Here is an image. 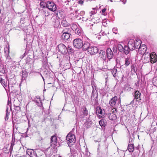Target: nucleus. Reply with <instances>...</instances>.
I'll return each instance as SVG.
<instances>
[{
    "label": "nucleus",
    "instance_id": "1",
    "mask_svg": "<svg viewBox=\"0 0 157 157\" xmlns=\"http://www.w3.org/2000/svg\"><path fill=\"white\" fill-rule=\"evenodd\" d=\"M66 140L68 141L67 143L69 146L73 145L75 142V136L71 133H69L67 135Z\"/></svg>",
    "mask_w": 157,
    "mask_h": 157
},
{
    "label": "nucleus",
    "instance_id": "2",
    "mask_svg": "<svg viewBox=\"0 0 157 157\" xmlns=\"http://www.w3.org/2000/svg\"><path fill=\"white\" fill-rule=\"evenodd\" d=\"M57 49L58 50L59 52L63 54H66L68 52L67 47L61 43L58 45Z\"/></svg>",
    "mask_w": 157,
    "mask_h": 157
},
{
    "label": "nucleus",
    "instance_id": "3",
    "mask_svg": "<svg viewBox=\"0 0 157 157\" xmlns=\"http://www.w3.org/2000/svg\"><path fill=\"white\" fill-rule=\"evenodd\" d=\"M74 46L78 49H81L82 44H83L82 40L78 38L75 39L73 41Z\"/></svg>",
    "mask_w": 157,
    "mask_h": 157
},
{
    "label": "nucleus",
    "instance_id": "4",
    "mask_svg": "<svg viewBox=\"0 0 157 157\" xmlns=\"http://www.w3.org/2000/svg\"><path fill=\"white\" fill-rule=\"evenodd\" d=\"M47 8L53 12L55 11L57 8L56 5L52 1H48L47 2Z\"/></svg>",
    "mask_w": 157,
    "mask_h": 157
},
{
    "label": "nucleus",
    "instance_id": "5",
    "mask_svg": "<svg viewBox=\"0 0 157 157\" xmlns=\"http://www.w3.org/2000/svg\"><path fill=\"white\" fill-rule=\"evenodd\" d=\"M26 152L30 156V157H39L36 151L32 149H27Z\"/></svg>",
    "mask_w": 157,
    "mask_h": 157
},
{
    "label": "nucleus",
    "instance_id": "6",
    "mask_svg": "<svg viewBox=\"0 0 157 157\" xmlns=\"http://www.w3.org/2000/svg\"><path fill=\"white\" fill-rule=\"evenodd\" d=\"M60 63L61 65L66 68H69L70 67V59H61V61H60Z\"/></svg>",
    "mask_w": 157,
    "mask_h": 157
},
{
    "label": "nucleus",
    "instance_id": "7",
    "mask_svg": "<svg viewBox=\"0 0 157 157\" xmlns=\"http://www.w3.org/2000/svg\"><path fill=\"white\" fill-rule=\"evenodd\" d=\"M106 56L108 59H112L114 56L113 53L110 48H108L106 51Z\"/></svg>",
    "mask_w": 157,
    "mask_h": 157
},
{
    "label": "nucleus",
    "instance_id": "8",
    "mask_svg": "<svg viewBox=\"0 0 157 157\" xmlns=\"http://www.w3.org/2000/svg\"><path fill=\"white\" fill-rule=\"evenodd\" d=\"M98 52V49L96 47H91L89 48L88 52L91 55H93L97 53Z\"/></svg>",
    "mask_w": 157,
    "mask_h": 157
},
{
    "label": "nucleus",
    "instance_id": "9",
    "mask_svg": "<svg viewBox=\"0 0 157 157\" xmlns=\"http://www.w3.org/2000/svg\"><path fill=\"white\" fill-rule=\"evenodd\" d=\"M90 43L88 42L85 41L84 43H83V44H82L81 47V48L82 50L86 51V50L88 51V50L90 47Z\"/></svg>",
    "mask_w": 157,
    "mask_h": 157
},
{
    "label": "nucleus",
    "instance_id": "10",
    "mask_svg": "<svg viewBox=\"0 0 157 157\" xmlns=\"http://www.w3.org/2000/svg\"><path fill=\"white\" fill-rule=\"evenodd\" d=\"M51 146L53 145V147H55L57 146V137L55 136H53L51 137Z\"/></svg>",
    "mask_w": 157,
    "mask_h": 157
},
{
    "label": "nucleus",
    "instance_id": "11",
    "mask_svg": "<svg viewBox=\"0 0 157 157\" xmlns=\"http://www.w3.org/2000/svg\"><path fill=\"white\" fill-rule=\"evenodd\" d=\"M92 102V105L94 106H97L99 105L98 102V93L96 94L95 98L93 99H91Z\"/></svg>",
    "mask_w": 157,
    "mask_h": 157
},
{
    "label": "nucleus",
    "instance_id": "12",
    "mask_svg": "<svg viewBox=\"0 0 157 157\" xmlns=\"http://www.w3.org/2000/svg\"><path fill=\"white\" fill-rule=\"evenodd\" d=\"M117 100V97L116 96H115L110 99L109 101V103L110 106L113 107H114L115 106V104L116 101Z\"/></svg>",
    "mask_w": 157,
    "mask_h": 157
},
{
    "label": "nucleus",
    "instance_id": "13",
    "mask_svg": "<svg viewBox=\"0 0 157 157\" xmlns=\"http://www.w3.org/2000/svg\"><path fill=\"white\" fill-rule=\"evenodd\" d=\"M141 95V93L138 90H136L135 91V93L134 94V99L131 101V103H133L135 99H136L137 100L139 101H140L141 100V99L140 98V95Z\"/></svg>",
    "mask_w": 157,
    "mask_h": 157
},
{
    "label": "nucleus",
    "instance_id": "14",
    "mask_svg": "<svg viewBox=\"0 0 157 157\" xmlns=\"http://www.w3.org/2000/svg\"><path fill=\"white\" fill-rule=\"evenodd\" d=\"M73 30L70 27L69 28H67L64 29L62 31V33H65V34H71V33H72V32H73Z\"/></svg>",
    "mask_w": 157,
    "mask_h": 157
},
{
    "label": "nucleus",
    "instance_id": "15",
    "mask_svg": "<svg viewBox=\"0 0 157 157\" xmlns=\"http://www.w3.org/2000/svg\"><path fill=\"white\" fill-rule=\"evenodd\" d=\"M52 24L55 28H57L59 26V21L57 18H52Z\"/></svg>",
    "mask_w": 157,
    "mask_h": 157
},
{
    "label": "nucleus",
    "instance_id": "16",
    "mask_svg": "<svg viewBox=\"0 0 157 157\" xmlns=\"http://www.w3.org/2000/svg\"><path fill=\"white\" fill-rule=\"evenodd\" d=\"M141 41L137 39L134 43L133 46L135 48L139 49L141 45Z\"/></svg>",
    "mask_w": 157,
    "mask_h": 157
},
{
    "label": "nucleus",
    "instance_id": "17",
    "mask_svg": "<svg viewBox=\"0 0 157 157\" xmlns=\"http://www.w3.org/2000/svg\"><path fill=\"white\" fill-rule=\"evenodd\" d=\"M28 73L26 70H22L21 81L25 80L28 76Z\"/></svg>",
    "mask_w": 157,
    "mask_h": 157
},
{
    "label": "nucleus",
    "instance_id": "18",
    "mask_svg": "<svg viewBox=\"0 0 157 157\" xmlns=\"http://www.w3.org/2000/svg\"><path fill=\"white\" fill-rule=\"evenodd\" d=\"M71 34L62 33L61 36V38L64 41H66L70 37Z\"/></svg>",
    "mask_w": 157,
    "mask_h": 157
},
{
    "label": "nucleus",
    "instance_id": "19",
    "mask_svg": "<svg viewBox=\"0 0 157 157\" xmlns=\"http://www.w3.org/2000/svg\"><path fill=\"white\" fill-rule=\"evenodd\" d=\"M95 87V89L94 88V87L93 86H92V93L91 94V99H93V98H95V96H96V94H97V93H98L97 92V90L96 89L97 88L95 86H94Z\"/></svg>",
    "mask_w": 157,
    "mask_h": 157
},
{
    "label": "nucleus",
    "instance_id": "20",
    "mask_svg": "<svg viewBox=\"0 0 157 157\" xmlns=\"http://www.w3.org/2000/svg\"><path fill=\"white\" fill-rule=\"evenodd\" d=\"M90 117L89 116L88 119L86 120V123L84 124L85 126L87 128H88L90 127L92 124V122L91 120L90 119Z\"/></svg>",
    "mask_w": 157,
    "mask_h": 157
},
{
    "label": "nucleus",
    "instance_id": "21",
    "mask_svg": "<svg viewBox=\"0 0 157 157\" xmlns=\"http://www.w3.org/2000/svg\"><path fill=\"white\" fill-rule=\"evenodd\" d=\"M100 125L101 127H105L107 125V121L104 119H102L99 121Z\"/></svg>",
    "mask_w": 157,
    "mask_h": 157
},
{
    "label": "nucleus",
    "instance_id": "22",
    "mask_svg": "<svg viewBox=\"0 0 157 157\" xmlns=\"http://www.w3.org/2000/svg\"><path fill=\"white\" fill-rule=\"evenodd\" d=\"M99 58L101 59H106V56L105 52L103 50L100 51V53L99 54Z\"/></svg>",
    "mask_w": 157,
    "mask_h": 157
},
{
    "label": "nucleus",
    "instance_id": "23",
    "mask_svg": "<svg viewBox=\"0 0 157 157\" xmlns=\"http://www.w3.org/2000/svg\"><path fill=\"white\" fill-rule=\"evenodd\" d=\"M130 143V141L129 142L128 149L130 152H132L134 151V145L133 144H129Z\"/></svg>",
    "mask_w": 157,
    "mask_h": 157
},
{
    "label": "nucleus",
    "instance_id": "24",
    "mask_svg": "<svg viewBox=\"0 0 157 157\" xmlns=\"http://www.w3.org/2000/svg\"><path fill=\"white\" fill-rule=\"evenodd\" d=\"M47 61H48V59H43V60L42 61V66L44 67H49V64H50V63H48Z\"/></svg>",
    "mask_w": 157,
    "mask_h": 157
},
{
    "label": "nucleus",
    "instance_id": "25",
    "mask_svg": "<svg viewBox=\"0 0 157 157\" xmlns=\"http://www.w3.org/2000/svg\"><path fill=\"white\" fill-rule=\"evenodd\" d=\"M95 111L96 112V113H98V114H103V111L102 110L100 106H97L95 109Z\"/></svg>",
    "mask_w": 157,
    "mask_h": 157
},
{
    "label": "nucleus",
    "instance_id": "26",
    "mask_svg": "<svg viewBox=\"0 0 157 157\" xmlns=\"http://www.w3.org/2000/svg\"><path fill=\"white\" fill-rule=\"evenodd\" d=\"M67 47V50L68 51L67 52L68 54H70L71 56H73V55L72 54V53H73L74 50L71 47Z\"/></svg>",
    "mask_w": 157,
    "mask_h": 157
},
{
    "label": "nucleus",
    "instance_id": "27",
    "mask_svg": "<svg viewBox=\"0 0 157 157\" xmlns=\"http://www.w3.org/2000/svg\"><path fill=\"white\" fill-rule=\"evenodd\" d=\"M150 58V59H157V56L155 52H152L151 55H148Z\"/></svg>",
    "mask_w": 157,
    "mask_h": 157
},
{
    "label": "nucleus",
    "instance_id": "28",
    "mask_svg": "<svg viewBox=\"0 0 157 157\" xmlns=\"http://www.w3.org/2000/svg\"><path fill=\"white\" fill-rule=\"evenodd\" d=\"M82 111L83 114L85 116H87L88 114V110L85 107H83L82 109Z\"/></svg>",
    "mask_w": 157,
    "mask_h": 157
},
{
    "label": "nucleus",
    "instance_id": "29",
    "mask_svg": "<svg viewBox=\"0 0 157 157\" xmlns=\"http://www.w3.org/2000/svg\"><path fill=\"white\" fill-rule=\"evenodd\" d=\"M117 48L120 52H122L124 51V50H125V48H124L120 44H119L117 45Z\"/></svg>",
    "mask_w": 157,
    "mask_h": 157
},
{
    "label": "nucleus",
    "instance_id": "30",
    "mask_svg": "<svg viewBox=\"0 0 157 157\" xmlns=\"http://www.w3.org/2000/svg\"><path fill=\"white\" fill-rule=\"evenodd\" d=\"M61 24L64 27L68 28L69 27L68 23L66 20H63L61 22Z\"/></svg>",
    "mask_w": 157,
    "mask_h": 157
},
{
    "label": "nucleus",
    "instance_id": "31",
    "mask_svg": "<svg viewBox=\"0 0 157 157\" xmlns=\"http://www.w3.org/2000/svg\"><path fill=\"white\" fill-rule=\"evenodd\" d=\"M152 82L154 86H157V77L153 78Z\"/></svg>",
    "mask_w": 157,
    "mask_h": 157
},
{
    "label": "nucleus",
    "instance_id": "32",
    "mask_svg": "<svg viewBox=\"0 0 157 157\" xmlns=\"http://www.w3.org/2000/svg\"><path fill=\"white\" fill-rule=\"evenodd\" d=\"M40 6L44 8H47V2H44L43 1H41L40 3Z\"/></svg>",
    "mask_w": 157,
    "mask_h": 157
},
{
    "label": "nucleus",
    "instance_id": "33",
    "mask_svg": "<svg viewBox=\"0 0 157 157\" xmlns=\"http://www.w3.org/2000/svg\"><path fill=\"white\" fill-rule=\"evenodd\" d=\"M56 121L54 120H53V121L52 122V126L53 128H54L55 129H56L58 128V125L56 124Z\"/></svg>",
    "mask_w": 157,
    "mask_h": 157
},
{
    "label": "nucleus",
    "instance_id": "34",
    "mask_svg": "<svg viewBox=\"0 0 157 157\" xmlns=\"http://www.w3.org/2000/svg\"><path fill=\"white\" fill-rule=\"evenodd\" d=\"M136 66V64H132L131 65V72H132V73H136V71L135 69V67Z\"/></svg>",
    "mask_w": 157,
    "mask_h": 157
},
{
    "label": "nucleus",
    "instance_id": "35",
    "mask_svg": "<svg viewBox=\"0 0 157 157\" xmlns=\"http://www.w3.org/2000/svg\"><path fill=\"white\" fill-rule=\"evenodd\" d=\"M35 101L36 103V104L38 106L40 107H41L42 105V102L41 100H39V101H38L37 100L36 101Z\"/></svg>",
    "mask_w": 157,
    "mask_h": 157
},
{
    "label": "nucleus",
    "instance_id": "36",
    "mask_svg": "<svg viewBox=\"0 0 157 157\" xmlns=\"http://www.w3.org/2000/svg\"><path fill=\"white\" fill-rule=\"evenodd\" d=\"M112 73L113 75V76L115 78L116 77V74L117 72V69L116 68H114L112 70Z\"/></svg>",
    "mask_w": 157,
    "mask_h": 157
},
{
    "label": "nucleus",
    "instance_id": "37",
    "mask_svg": "<svg viewBox=\"0 0 157 157\" xmlns=\"http://www.w3.org/2000/svg\"><path fill=\"white\" fill-rule=\"evenodd\" d=\"M9 107L10 108V109L11 110V101H9L8 100V104H7L6 106V108H8V110L9 109Z\"/></svg>",
    "mask_w": 157,
    "mask_h": 157
},
{
    "label": "nucleus",
    "instance_id": "38",
    "mask_svg": "<svg viewBox=\"0 0 157 157\" xmlns=\"http://www.w3.org/2000/svg\"><path fill=\"white\" fill-rule=\"evenodd\" d=\"M81 31L79 29H76L75 30V33L78 35H80L81 34Z\"/></svg>",
    "mask_w": 157,
    "mask_h": 157
},
{
    "label": "nucleus",
    "instance_id": "39",
    "mask_svg": "<svg viewBox=\"0 0 157 157\" xmlns=\"http://www.w3.org/2000/svg\"><path fill=\"white\" fill-rule=\"evenodd\" d=\"M63 11H60L59 10L58 11L57 13V15H59V16L60 15L61 17H62L63 16V17H64V16L63 15Z\"/></svg>",
    "mask_w": 157,
    "mask_h": 157
},
{
    "label": "nucleus",
    "instance_id": "40",
    "mask_svg": "<svg viewBox=\"0 0 157 157\" xmlns=\"http://www.w3.org/2000/svg\"><path fill=\"white\" fill-rule=\"evenodd\" d=\"M14 109L17 112L20 111L21 108L19 106H15Z\"/></svg>",
    "mask_w": 157,
    "mask_h": 157
},
{
    "label": "nucleus",
    "instance_id": "41",
    "mask_svg": "<svg viewBox=\"0 0 157 157\" xmlns=\"http://www.w3.org/2000/svg\"><path fill=\"white\" fill-rule=\"evenodd\" d=\"M133 42V40H131L130 41H129L128 43V47L127 48H130V44H132V43Z\"/></svg>",
    "mask_w": 157,
    "mask_h": 157
},
{
    "label": "nucleus",
    "instance_id": "42",
    "mask_svg": "<svg viewBox=\"0 0 157 157\" xmlns=\"http://www.w3.org/2000/svg\"><path fill=\"white\" fill-rule=\"evenodd\" d=\"M10 63H11V64H10V65L11 64H13L14 65H18L19 64V62H16L15 61H13L12 60H11V62H10Z\"/></svg>",
    "mask_w": 157,
    "mask_h": 157
},
{
    "label": "nucleus",
    "instance_id": "43",
    "mask_svg": "<svg viewBox=\"0 0 157 157\" xmlns=\"http://www.w3.org/2000/svg\"><path fill=\"white\" fill-rule=\"evenodd\" d=\"M129 59H125V64L126 66H128L130 63V61Z\"/></svg>",
    "mask_w": 157,
    "mask_h": 157
},
{
    "label": "nucleus",
    "instance_id": "44",
    "mask_svg": "<svg viewBox=\"0 0 157 157\" xmlns=\"http://www.w3.org/2000/svg\"><path fill=\"white\" fill-rule=\"evenodd\" d=\"M108 117L109 120H113V113H109L108 114Z\"/></svg>",
    "mask_w": 157,
    "mask_h": 157
},
{
    "label": "nucleus",
    "instance_id": "45",
    "mask_svg": "<svg viewBox=\"0 0 157 157\" xmlns=\"http://www.w3.org/2000/svg\"><path fill=\"white\" fill-rule=\"evenodd\" d=\"M127 48L128 47H127V46H124V48H125V50H124V51H123L125 53V54L126 55L128 54L129 53V51L128 50H127L125 49V48Z\"/></svg>",
    "mask_w": 157,
    "mask_h": 157
},
{
    "label": "nucleus",
    "instance_id": "46",
    "mask_svg": "<svg viewBox=\"0 0 157 157\" xmlns=\"http://www.w3.org/2000/svg\"><path fill=\"white\" fill-rule=\"evenodd\" d=\"M0 83L2 85H4V86H6L5 82V80L3 79L2 78H1L0 79Z\"/></svg>",
    "mask_w": 157,
    "mask_h": 157
},
{
    "label": "nucleus",
    "instance_id": "47",
    "mask_svg": "<svg viewBox=\"0 0 157 157\" xmlns=\"http://www.w3.org/2000/svg\"><path fill=\"white\" fill-rule=\"evenodd\" d=\"M68 55H66L65 57V58H66V59H70L71 58H73V56H71V55L70 54H67Z\"/></svg>",
    "mask_w": 157,
    "mask_h": 157
},
{
    "label": "nucleus",
    "instance_id": "48",
    "mask_svg": "<svg viewBox=\"0 0 157 157\" xmlns=\"http://www.w3.org/2000/svg\"><path fill=\"white\" fill-rule=\"evenodd\" d=\"M157 61V59H149L148 62H150L152 63H153Z\"/></svg>",
    "mask_w": 157,
    "mask_h": 157
},
{
    "label": "nucleus",
    "instance_id": "49",
    "mask_svg": "<svg viewBox=\"0 0 157 157\" xmlns=\"http://www.w3.org/2000/svg\"><path fill=\"white\" fill-rule=\"evenodd\" d=\"M117 48L116 46H114L113 48V52H114V53H117Z\"/></svg>",
    "mask_w": 157,
    "mask_h": 157
},
{
    "label": "nucleus",
    "instance_id": "50",
    "mask_svg": "<svg viewBox=\"0 0 157 157\" xmlns=\"http://www.w3.org/2000/svg\"><path fill=\"white\" fill-rule=\"evenodd\" d=\"M106 8H104L102 10V15H105V13H104L105 11H106Z\"/></svg>",
    "mask_w": 157,
    "mask_h": 157
},
{
    "label": "nucleus",
    "instance_id": "51",
    "mask_svg": "<svg viewBox=\"0 0 157 157\" xmlns=\"http://www.w3.org/2000/svg\"><path fill=\"white\" fill-rule=\"evenodd\" d=\"M6 116H8L10 115V112L8 111V108H6Z\"/></svg>",
    "mask_w": 157,
    "mask_h": 157
},
{
    "label": "nucleus",
    "instance_id": "52",
    "mask_svg": "<svg viewBox=\"0 0 157 157\" xmlns=\"http://www.w3.org/2000/svg\"><path fill=\"white\" fill-rule=\"evenodd\" d=\"M112 113H115L116 112L117 110L116 109L114 108L112 109Z\"/></svg>",
    "mask_w": 157,
    "mask_h": 157
},
{
    "label": "nucleus",
    "instance_id": "53",
    "mask_svg": "<svg viewBox=\"0 0 157 157\" xmlns=\"http://www.w3.org/2000/svg\"><path fill=\"white\" fill-rule=\"evenodd\" d=\"M117 28H113V33L115 34H117V33H115V32L117 31Z\"/></svg>",
    "mask_w": 157,
    "mask_h": 157
},
{
    "label": "nucleus",
    "instance_id": "54",
    "mask_svg": "<svg viewBox=\"0 0 157 157\" xmlns=\"http://www.w3.org/2000/svg\"><path fill=\"white\" fill-rule=\"evenodd\" d=\"M78 3L82 5L83 3V2L82 0H79L78 1Z\"/></svg>",
    "mask_w": 157,
    "mask_h": 157
},
{
    "label": "nucleus",
    "instance_id": "55",
    "mask_svg": "<svg viewBox=\"0 0 157 157\" xmlns=\"http://www.w3.org/2000/svg\"><path fill=\"white\" fill-rule=\"evenodd\" d=\"M0 71L2 72L3 74L5 72V70L4 68H3L2 70L1 71Z\"/></svg>",
    "mask_w": 157,
    "mask_h": 157
},
{
    "label": "nucleus",
    "instance_id": "56",
    "mask_svg": "<svg viewBox=\"0 0 157 157\" xmlns=\"http://www.w3.org/2000/svg\"><path fill=\"white\" fill-rule=\"evenodd\" d=\"M9 118V117L8 116H6V118H5V120H8V119Z\"/></svg>",
    "mask_w": 157,
    "mask_h": 157
},
{
    "label": "nucleus",
    "instance_id": "57",
    "mask_svg": "<svg viewBox=\"0 0 157 157\" xmlns=\"http://www.w3.org/2000/svg\"><path fill=\"white\" fill-rule=\"evenodd\" d=\"M133 44H134V43H132V44H130V48L131 47H134V46H133Z\"/></svg>",
    "mask_w": 157,
    "mask_h": 157
},
{
    "label": "nucleus",
    "instance_id": "58",
    "mask_svg": "<svg viewBox=\"0 0 157 157\" xmlns=\"http://www.w3.org/2000/svg\"><path fill=\"white\" fill-rule=\"evenodd\" d=\"M25 55V53L22 56V57H21V58L22 59L23 58L24 56Z\"/></svg>",
    "mask_w": 157,
    "mask_h": 157
},
{
    "label": "nucleus",
    "instance_id": "59",
    "mask_svg": "<svg viewBox=\"0 0 157 157\" xmlns=\"http://www.w3.org/2000/svg\"><path fill=\"white\" fill-rule=\"evenodd\" d=\"M29 64V63L28 62V61H27L26 63V65H28Z\"/></svg>",
    "mask_w": 157,
    "mask_h": 157
},
{
    "label": "nucleus",
    "instance_id": "60",
    "mask_svg": "<svg viewBox=\"0 0 157 157\" xmlns=\"http://www.w3.org/2000/svg\"><path fill=\"white\" fill-rule=\"evenodd\" d=\"M135 84L136 85V86H139V83H135Z\"/></svg>",
    "mask_w": 157,
    "mask_h": 157
},
{
    "label": "nucleus",
    "instance_id": "61",
    "mask_svg": "<svg viewBox=\"0 0 157 157\" xmlns=\"http://www.w3.org/2000/svg\"><path fill=\"white\" fill-rule=\"evenodd\" d=\"M48 13L47 14H45V16H48Z\"/></svg>",
    "mask_w": 157,
    "mask_h": 157
},
{
    "label": "nucleus",
    "instance_id": "62",
    "mask_svg": "<svg viewBox=\"0 0 157 157\" xmlns=\"http://www.w3.org/2000/svg\"><path fill=\"white\" fill-rule=\"evenodd\" d=\"M94 142L95 143H96L97 142H99L100 141H98L97 140H94Z\"/></svg>",
    "mask_w": 157,
    "mask_h": 157
},
{
    "label": "nucleus",
    "instance_id": "63",
    "mask_svg": "<svg viewBox=\"0 0 157 157\" xmlns=\"http://www.w3.org/2000/svg\"><path fill=\"white\" fill-rule=\"evenodd\" d=\"M78 10H76V11H75V13H78Z\"/></svg>",
    "mask_w": 157,
    "mask_h": 157
},
{
    "label": "nucleus",
    "instance_id": "64",
    "mask_svg": "<svg viewBox=\"0 0 157 157\" xmlns=\"http://www.w3.org/2000/svg\"><path fill=\"white\" fill-rule=\"evenodd\" d=\"M71 157H75L74 156H73V155H71Z\"/></svg>",
    "mask_w": 157,
    "mask_h": 157
}]
</instances>
